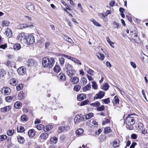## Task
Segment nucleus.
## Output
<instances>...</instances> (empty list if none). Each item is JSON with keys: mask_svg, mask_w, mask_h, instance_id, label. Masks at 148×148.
<instances>
[{"mask_svg": "<svg viewBox=\"0 0 148 148\" xmlns=\"http://www.w3.org/2000/svg\"><path fill=\"white\" fill-rule=\"evenodd\" d=\"M6 71L3 69H0V77H3L6 74Z\"/></svg>", "mask_w": 148, "mask_h": 148, "instance_id": "79ce46f5", "label": "nucleus"}, {"mask_svg": "<svg viewBox=\"0 0 148 148\" xmlns=\"http://www.w3.org/2000/svg\"><path fill=\"white\" fill-rule=\"evenodd\" d=\"M53 127V125H48L44 126L43 130L45 132H47L51 130Z\"/></svg>", "mask_w": 148, "mask_h": 148, "instance_id": "6ab92c4d", "label": "nucleus"}, {"mask_svg": "<svg viewBox=\"0 0 148 148\" xmlns=\"http://www.w3.org/2000/svg\"><path fill=\"white\" fill-rule=\"evenodd\" d=\"M21 45L19 44H16L13 45V48L15 50H19L21 49Z\"/></svg>", "mask_w": 148, "mask_h": 148, "instance_id": "72a5a7b5", "label": "nucleus"}, {"mask_svg": "<svg viewBox=\"0 0 148 148\" xmlns=\"http://www.w3.org/2000/svg\"><path fill=\"white\" fill-rule=\"evenodd\" d=\"M24 94L23 93V91H21L18 94V97L19 100H22L23 97H24Z\"/></svg>", "mask_w": 148, "mask_h": 148, "instance_id": "f704fd0d", "label": "nucleus"}, {"mask_svg": "<svg viewBox=\"0 0 148 148\" xmlns=\"http://www.w3.org/2000/svg\"><path fill=\"white\" fill-rule=\"evenodd\" d=\"M15 99V97L14 95L12 96H8L5 98L6 101L9 102H10L12 100H14Z\"/></svg>", "mask_w": 148, "mask_h": 148, "instance_id": "2eb2a0df", "label": "nucleus"}, {"mask_svg": "<svg viewBox=\"0 0 148 148\" xmlns=\"http://www.w3.org/2000/svg\"><path fill=\"white\" fill-rule=\"evenodd\" d=\"M70 80L73 84H77L79 82V79L76 77L71 78Z\"/></svg>", "mask_w": 148, "mask_h": 148, "instance_id": "dca6fc26", "label": "nucleus"}, {"mask_svg": "<svg viewBox=\"0 0 148 148\" xmlns=\"http://www.w3.org/2000/svg\"><path fill=\"white\" fill-rule=\"evenodd\" d=\"M48 136V134L47 133H42L40 135V137L42 139H46Z\"/></svg>", "mask_w": 148, "mask_h": 148, "instance_id": "37998d69", "label": "nucleus"}, {"mask_svg": "<svg viewBox=\"0 0 148 148\" xmlns=\"http://www.w3.org/2000/svg\"><path fill=\"white\" fill-rule=\"evenodd\" d=\"M120 141L118 139H115L113 142V147H114L116 148L119 147Z\"/></svg>", "mask_w": 148, "mask_h": 148, "instance_id": "4be33fe9", "label": "nucleus"}, {"mask_svg": "<svg viewBox=\"0 0 148 148\" xmlns=\"http://www.w3.org/2000/svg\"><path fill=\"white\" fill-rule=\"evenodd\" d=\"M89 101L88 99H86L82 102L80 104V106H84L88 104L89 103Z\"/></svg>", "mask_w": 148, "mask_h": 148, "instance_id": "c03bdc74", "label": "nucleus"}, {"mask_svg": "<svg viewBox=\"0 0 148 148\" xmlns=\"http://www.w3.org/2000/svg\"><path fill=\"white\" fill-rule=\"evenodd\" d=\"M133 115H129L126 117L125 120L124 121L126 124H128L129 125H133L135 123L134 120V118L132 116Z\"/></svg>", "mask_w": 148, "mask_h": 148, "instance_id": "7ed1b4c3", "label": "nucleus"}, {"mask_svg": "<svg viewBox=\"0 0 148 148\" xmlns=\"http://www.w3.org/2000/svg\"><path fill=\"white\" fill-rule=\"evenodd\" d=\"M54 62V60L52 58H49L45 57L43 58L42 60V66L44 67H48L49 68H51L53 66Z\"/></svg>", "mask_w": 148, "mask_h": 148, "instance_id": "f257e3e1", "label": "nucleus"}, {"mask_svg": "<svg viewBox=\"0 0 148 148\" xmlns=\"http://www.w3.org/2000/svg\"><path fill=\"white\" fill-rule=\"evenodd\" d=\"M14 130H9L7 132V134L9 136H11L14 134Z\"/></svg>", "mask_w": 148, "mask_h": 148, "instance_id": "603ef678", "label": "nucleus"}, {"mask_svg": "<svg viewBox=\"0 0 148 148\" xmlns=\"http://www.w3.org/2000/svg\"><path fill=\"white\" fill-rule=\"evenodd\" d=\"M92 87L94 89H97V86L96 82L92 81Z\"/></svg>", "mask_w": 148, "mask_h": 148, "instance_id": "864d4df0", "label": "nucleus"}, {"mask_svg": "<svg viewBox=\"0 0 148 148\" xmlns=\"http://www.w3.org/2000/svg\"><path fill=\"white\" fill-rule=\"evenodd\" d=\"M58 77L61 80H64L66 79L64 74L62 72L58 75Z\"/></svg>", "mask_w": 148, "mask_h": 148, "instance_id": "aec40b11", "label": "nucleus"}, {"mask_svg": "<svg viewBox=\"0 0 148 148\" xmlns=\"http://www.w3.org/2000/svg\"><path fill=\"white\" fill-rule=\"evenodd\" d=\"M89 122H90V124H91V125L92 126L94 125L95 127H96L98 126V124L97 122L96 121L95 119H91L90 121Z\"/></svg>", "mask_w": 148, "mask_h": 148, "instance_id": "5701e85b", "label": "nucleus"}, {"mask_svg": "<svg viewBox=\"0 0 148 148\" xmlns=\"http://www.w3.org/2000/svg\"><path fill=\"white\" fill-rule=\"evenodd\" d=\"M26 38L25 42L28 45H30L33 44L35 42L34 36L32 35H29L27 34L25 36Z\"/></svg>", "mask_w": 148, "mask_h": 148, "instance_id": "f03ea898", "label": "nucleus"}, {"mask_svg": "<svg viewBox=\"0 0 148 148\" xmlns=\"http://www.w3.org/2000/svg\"><path fill=\"white\" fill-rule=\"evenodd\" d=\"M113 24L114 25H115V26L114 27V28H117V29L119 28V24L118 23H117L116 21H114L113 22Z\"/></svg>", "mask_w": 148, "mask_h": 148, "instance_id": "338daca9", "label": "nucleus"}, {"mask_svg": "<svg viewBox=\"0 0 148 148\" xmlns=\"http://www.w3.org/2000/svg\"><path fill=\"white\" fill-rule=\"evenodd\" d=\"M28 117L25 115H22L21 118L22 121L25 122L28 121Z\"/></svg>", "mask_w": 148, "mask_h": 148, "instance_id": "a19ab883", "label": "nucleus"}, {"mask_svg": "<svg viewBox=\"0 0 148 148\" xmlns=\"http://www.w3.org/2000/svg\"><path fill=\"white\" fill-rule=\"evenodd\" d=\"M114 104H117L119 103V99L118 97L117 96H115L114 97V100L112 101Z\"/></svg>", "mask_w": 148, "mask_h": 148, "instance_id": "e433bc0d", "label": "nucleus"}, {"mask_svg": "<svg viewBox=\"0 0 148 148\" xmlns=\"http://www.w3.org/2000/svg\"><path fill=\"white\" fill-rule=\"evenodd\" d=\"M104 95L105 92L104 91H100L94 96L93 98L94 99H101L104 96Z\"/></svg>", "mask_w": 148, "mask_h": 148, "instance_id": "20e7f679", "label": "nucleus"}, {"mask_svg": "<svg viewBox=\"0 0 148 148\" xmlns=\"http://www.w3.org/2000/svg\"><path fill=\"white\" fill-rule=\"evenodd\" d=\"M91 88V85L90 84H87L86 86L84 87L83 88V91H86L89 90Z\"/></svg>", "mask_w": 148, "mask_h": 148, "instance_id": "ea45409f", "label": "nucleus"}, {"mask_svg": "<svg viewBox=\"0 0 148 148\" xmlns=\"http://www.w3.org/2000/svg\"><path fill=\"white\" fill-rule=\"evenodd\" d=\"M131 138L133 139H136L137 138V135L135 134H133L131 135Z\"/></svg>", "mask_w": 148, "mask_h": 148, "instance_id": "774afa93", "label": "nucleus"}, {"mask_svg": "<svg viewBox=\"0 0 148 148\" xmlns=\"http://www.w3.org/2000/svg\"><path fill=\"white\" fill-rule=\"evenodd\" d=\"M14 106L16 108H20L22 106L21 103L20 102L18 101L14 103Z\"/></svg>", "mask_w": 148, "mask_h": 148, "instance_id": "a878e982", "label": "nucleus"}, {"mask_svg": "<svg viewBox=\"0 0 148 148\" xmlns=\"http://www.w3.org/2000/svg\"><path fill=\"white\" fill-rule=\"evenodd\" d=\"M27 34L24 33H20L17 36L18 40L22 42H25V40Z\"/></svg>", "mask_w": 148, "mask_h": 148, "instance_id": "39448f33", "label": "nucleus"}, {"mask_svg": "<svg viewBox=\"0 0 148 148\" xmlns=\"http://www.w3.org/2000/svg\"><path fill=\"white\" fill-rule=\"evenodd\" d=\"M81 88V86L79 85H75L74 87V90L76 92H78L79 91Z\"/></svg>", "mask_w": 148, "mask_h": 148, "instance_id": "a18cd8bd", "label": "nucleus"}, {"mask_svg": "<svg viewBox=\"0 0 148 148\" xmlns=\"http://www.w3.org/2000/svg\"><path fill=\"white\" fill-rule=\"evenodd\" d=\"M97 110L98 111H102L104 110L105 109L104 106L103 105H101L97 108Z\"/></svg>", "mask_w": 148, "mask_h": 148, "instance_id": "09e8293b", "label": "nucleus"}, {"mask_svg": "<svg viewBox=\"0 0 148 148\" xmlns=\"http://www.w3.org/2000/svg\"><path fill=\"white\" fill-rule=\"evenodd\" d=\"M44 126L41 124H38L36 126V128L38 130H41L43 129H44Z\"/></svg>", "mask_w": 148, "mask_h": 148, "instance_id": "5fc2aeb1", "label": "nucleus"}, {"mask_svg": "<svg viewBox=\"0 0 148 148\" xmlns=\"http://www.w3.org/2000/svg\"><path fill=\"white\" fill-rule=\"evenodd\" d=\"M84 67L85 69H86V68H88V69L87 70V73L89 75H93L94 71L93 70L90 68H88L86 66H85Z\"/></svg>", "mask_w": 148, "mask_h": 148, "instance_id": "7c9ffc66", "label": "nucleus"}, {"mask_svg": "<svg viewBox=\"0 0 148 148\" xmlns=\"http://www.w3.org/2000/svg\"><path fill=\"white\" fill-rule=\"evenodd\" d=\"M18 83V81L15 78L11 79L10 81V84L13 86H16Z\"/></svg>", "mask_w": 148, "mask_h": 148, "instance_id": "4468645a", "label": "nucleus"}, {"mask_svg": "<svg viewBox=\"0 0 148 148\" xmlns=\"http://www.w3.org/2000/svg\"><path fill=\"white\" fill-rule=\"evenodd\" d=\"M65 67L66 69V70H69L72 69V66L70 64H69L68 63H65Z\"/></svg>", "mask_w": 148, "mask_h": 148, "instance_id": "58836bf2", "label": "nucleus"}, {"mask_svg": "<svg viewBox=\"0 0 148 148\" xmlns=\"http://www.w3.org/2000/svg\"><path fill=\"white\" fill-rule=\"evenodd\" d=\"M29 136L30 137H32L34 136L35 134V131L33 129L30 130L28 132Z\"/></svg>", "mask_w": 148, "mask_h": 148, "instance_id": "a211bd4d", "label": "nucleus"}, {"mask_svg": "<svg viewBox=\"0 0 148 148\" xmlns=\"http://www.w3.org/2000/svg\"><path fill=\"white\" fill-rule=\"evenodd\" d=\"M17 130L18 132H24L25 130L23 127L20 126L19 128H17Z\"/></svg>", "mask_w": 148, "mask_h": 148, "instance_id": "3c124183", "label": "nucleus"}, {"mask_svg": "<svg viewBox=\"0 0 148 148\" xmlns=\"http://www.w3.org/2000/svg\"><path fill=\"white\" fill-rule=\"evenodd\" d=\"M96 56L101 60H103L104 58V55L101 53H97L96 54Z\"/></svg>", "mask_w": 148, "mask_h": 148, "instance_id": "473e14b6", "label": "nucleus"}, {"mask_svg": "<svg viewBox=\"0 0 148 148\" xmlns=\"http://www.w3.org/2000/svg\"><path fill=\"white\" fill-rule=\"evenodd\" d=\"M131 35L132 37V40L134 41V42H137L138 40L139 39L137 34L135 33L134 34H132Z\"/></svg>", "mask_w": 148, "mask_h": 148, "instance_id": "f3484780", "label": "nucleus"}, {"mask_svg": "<svg viewBox=\"0 0 148 148\" xmlns=\"http://www.w3.org/2000/svg\"><path fill=\"white\" fill-rule=\"evenodd\" d=\"M32 26V25L29 26L26 24L24 23L19 25L18 27V28L19 29H25L28 27H31Z\"/></svg>", "mask_w": 148, "mask_h": 148, "instance_id": "f8f14e48", "label": "nucleus"}, {"mask_svg": "<svg viewBox=\"0 0 148 148\" xmlns=\"http://www.w3.org/2000/svg\"><path fill=\"white\" fill-rule=\"evenodd\" d=\"M58 132L59 133L64 132L63 127H58Z\"/></svg>", "mask_w": 148, "mask_h": 148, "instance_id": "69168bd1", "label": "nucleus"}, {"mask_svg": "<svg viewBox=\"0 0 148 148\" xmlns=\"http://www.w3.org/2000/svg\"><path fill=\"white\" fill-rule=\"evenodd\" d=\"M90 105L93 107H96L97 108L100 106V103L99 102L97 101L95 103H91Z\"/></svg>", "mask_w": 148, "mask_h": 148, "instance_id": "c756f323", "label": "nucleus"}, {"mask_svg": "<svg viewBox=\"0 0 148 148\" xmlns=\"http://www.w3.org/2000/svg\"><path fill=\"white\" fill-rule=\"evenodd\" d=\"M84 133L83 130L81 128L78 129L76 132V134L77 135L79 136L81 135Z\"/></svg>", "mask_w": 148, "mask_h": 148, "instance_id": "412c9836", "label": "nucleus"}, {"mask_svg": "<svg viewBox=\"0 0 148 148\" xmlns=\"http://www.w3.org/2000/svg\"><path fill=\"white\" fill-rule=\"evenodd\" d=\"M7 136L6 135H1L0 136V140L3 141L6 139Z\"/></svg>", "mask_w": 148, "mask_h": 148, "instance_id": "bf43d9fd", "label": "nucleus"}, {"mask_svg": "<svg viewBox=\"0 0 148 148\" xmlns=\"http://www.w3.org/2000/svg\"><path fill=\"white\" fill-rule=\"evenodd\" d=\"M7 36H9V37H11L12 35V30L9 28H8L5 32Z\"/></svg>", "mask_w": 148, "mask_h": 148, "instance_id": "393cba45", "label": "nucleus"}, {"mask_svg": "<svg viewBox=\"0 0 148 148\" xmlns=\"http://www.w3.org/2000/svg\"><path fill=\"white\" fill-rule=\"evenodd\" d=\"M106 104H108L110 102L109 98H107L102 100Z\"/></svg>", "mask_w": 148, "mask_h": 148, "instance_id": "680f3d73", "label": "nucleus"}, {"mask_svg": "<svg viewBox=\"0 0 148 148\" xmlns=\"http://www.w3.org/2000/svg\"><path fill=\"white\" fill-rule=\"evenodd\" d=\"M58 138L56 137H54L50 139V142L51 144L53 145L57 143Z\"/></svg>", "mask_w": 148, "mask_h": 148, "instance_id": "2f4dec72", "label": "nucleus"}, {"mask_svg": "<svg viewBox=\"0 0 148 148\" xmlns=\"http://www.w3.org/2000/svg\"><path fill=\"white\" fill-rule=\"evenodd\" d=\"M17 71L19 74L23 75L26 74V69L23 66H22L18 69Z\"/></svg>", "mask_w": 148, "mask_h": 148, "instance_id": "423d86ee", "label": "nucleus"}, {"mask_svg": "<svg viewBox=\"0 0 148 148\" xmlns=\"http://www.w3.org/2000/svg\"><path fill=\"white\" fill-rule=\"evenodd\" d=\"M23 87V84H19L16 87V90L18 91L20 90Z\"/></svg>", "mask_w": 148, "mask_h": 148, "instance_id": "8fccbe9b", "label": "nucleus"}, {"mask_svg": "<svg viewBox=\"0 0 148 148\" xmlns=\"http://www.w3.org/2000/svg\"><path fill=\"white\" fill-rule=\"evenodd\" d=\"M74 120L75 121V123L76 124L77 123L81 121L79 115H77L75 116L74 119Z\"/></svg>", "mask_w": 148, "mask_h": 148, "instance_id": "4c0bfd02", "label": "nucleus"}, {"mask_svg": "<svg viewBox=\"0 0 148 148\" xmlns=\"http://www.w3.org/2000/svg\"><path fill=\"white\" fill-rule=\"evenodd\" d=\"M2 91H4V93L5 95H8L10 92L11 89L9 87H5L2 89Z\"/></svg>", "mask_w": 148, "mask_h": 148, "instance_id": "9b49d317", "label": "nucleus"}, {"mask_svg": "<svg viewBox=\"0 0 148 148\" xmlns=\"http://www.w3.org/2000/svg\"><path fill=\"white\" fill-rule=\"evenodd\" d=\"M112 132V130L108 127H107L105 128L104 133L105 134H108Z\"/></svg>", "mask_w": 148, "mask_h": 148, "instance_id": "c9c22d12", "label": "nucleus"}, {"mask_svg": "<svg viewBox=\"0 0 148 148\" xmlns=\"http://www.w3.org/2000/svg\"><path fill=\"white\" fill-rule=\"evenodd\" d=\"M109 87V84L107 83H105L101 87V89L105 91H106L108 90Z\"/></svg>", "mask_w": 148, "mask_h": 148, "instance_id": "b1692460", "label": "nucleus"}, {"mask_svg": "<svg viewBox=\"0 0 148 148\" xmlns=\"http://www.w3.org/2000/svg\"><path fill=\"white\" fill-rule=\"evenodd\" d=\"M105 121L103 122L102 124L104 125L106 123H110V120L108 119H105Z\"/></svg>", "mask_w": 148, "mask_h": 148, "instance_id": "0e129e2a", "label": "nucleus"}, {"mask_svg": "<svg viewBox=\"0 0 148 148\" xmlns=\"http://www.w3.org/2000/svg\"><path fill=\"white\" fill-rule=\"evenodd\" d=\"M26 8L31 12L34 11L35 9L34 4L31 2H28L27 3Z\"/></svg>", "mask_w": 148, "mask_h": 148, "instance_id": "0eeeda50", "label": "nucleus"}, {"mask_svg": "<svg viewBox=\"0 0 148 148\" xmlns=\"http://www.w3.org/2000/svg\"><path fill=\"white\" fill-rule=\"evenodd\" d=\"M64 38L65 40L71 43H73V42L72 40L67 36L64 35Z\"/></svg>", "mask_w": 148, "mask_h": 148, "instance_id": "cd10ccee", "label": "nucleus"}, {"mask_svg": "<svg viewBox=\"0 0 148 148\" xmlns=\"http://www.w3.org/2000/svg\"><path fill=\"white\" fill-rule=\"evenodd\" d=\"M59 60L61 65H63L64 62V59L63 58L61 57L59 58Z\"/></svg>", "mask_w": 148, "mask_h": 148, "instance_id": "4d7b16f0", "label": "nucleus"}, {"mask_svg": "<svg viewBox=\"0 0 148 148\" xmlns=\"http://www.w3.org/2000/svg\"><path fill=\"white\" fill-rule=\"evenodd\" d=\"M66 73L69 76L71 77L74 75L75 74V70L71 69L69 70L66 71Z\"/></svg>", "mask_w": 148, "mask_h": 148, "instance_id": "ddd939ff", "label": "nucleus"}, {"mask_svg": "<svg viewBox=\"0 0 148 148\" xmlns=\"http://www.w3.org/2000/svg\"><path fill=\"white\" fill-rule=\"evenodd\" d=\"M36 64V61L33 59L29 60L27 62V65L28 66H35Z\"/></svg>", "mask_w": 148, "mask_h": 148, "instance_id": "1a4fd4ad", "label": "nucleus"}, {"mask_svg": "<svg viewBox=\"0 0 148 148\" xmlns=\"http://www.w3.org/2000/svg\"><path fill=\"white\" fill-rule=\"evenodd\" d=\"M91 21L94 24L97 26L98 27H101V25L97 22L96 21H95L94 19L92 18L91 19Z\"/></svg>", "mask_w": 148, "mask_h": 148, "instance_id": "de8ad7c7", "label": "nucleus"}, {"mask_svg": "<svg viewBox=\"0 0 148 148\" xmlns=\"http://www.w3.org/2000/svg\"><path fill=\"white\" fill-rule=\"evenodd\" d=\"M62 56L63 57H65L68 59H69L70 60H72V59H73V57H72L66 55L64 54H62Z\"/></svg>", "mask_w": 148, "mask_h": 148, "instance_id": "e2e57ef3", "label": "nucleus"}, {"mask_svg": "<svg viewBox=\"0 0 148 148\" xmlns=\"http://www.w3.org/2000/svg\"><path fill=\"white\" fill-rule=\"evenodd\" d=\"M126 127L129 130H132L133 129V125H129L128 124H126Z\"/></svg>", "mask_w": 148, "mask_h": 148, "instance_id": "6e6d98bb", "label": "nucleus"}, {"mask_svg": "<svg viewBox=\"0 0 148 148\" xmlns=\"http://www.w3.org/2000/svg\"><path fill=\"white\" fill-rule=\"evenodd\" d=\"M2 23L3 26H8L9 25L10 23L9 21L5 20L2 21Z\"/></svg>", "mask_w": 148, "mask_h": 148, "instance_id": "052dcab7", "label": "nucleus"}, {"mask_svg": "<svg viewBox=\"0 0 148 148\" xmlns=\"http://www.w3.org/2000/svg\"><path fill=\"white\" fill-rule=\"evenodd\" d=\"M53 70L54 72L58 73L60 71L61 69L59 65H56L53 68Z\"/></svg>", "mask_w": 148, "mask_h": 148, "instance_id": "c85d7f7f", "label": "nucleus"}, {"mask_svg": "<svg viewBox=\"0 0 148 148\" xmlns=\"http://www.w3.org/2000/svg\"><path fill=\"white\" fill-rule=\"evenodd\" d=\"M12 107L10 106L4 107L1 109V111L3 112H8L11 109Z\"/></svg>", "mask_w": 148, "mask_h": 148, "instance_id": "9d476101", "label": "nucleus"}, {"mask_svg": "<svg viewBox=\"0 0 148 148\" xmlns=\"http://www.w3.org/2000/svg\"><path fill=\"white\" fill-rule=\"evenodd\" d=\"M18 142L21 144H23L25 141V140L24 138L20 136H18L17 137Z\"/></svg>", "mask_w": 148, "mask_h": 148, "instance_id": "bb28decb", "label": "nucleus"}, {"mask_svg": "<svg viewBox=\"0 0 148 148\" xmlns=\"http://www.w3.org/2000/svg\"><path fill=\"white\" fill-rule=\"evenodd\" d=\"M86 98V95L85 94H80L78 95L77 96V99L78 101H82Z\"/></svg>", "mask_w": 148, "mask_h": 148, "instance_id": "6e6552de", "label": "nucleus"}, {"mask_svg": "<svg viewBox=\"0 0 148 148\" xmlns=\"http://www.w3.org/2000/svg\"><path fill=\"white\" fill-rule=\"evenodd\" d=\"M64 132H65L68 130H69L70 129V127L68 125H66L64 126L63 127Z\"/></svg>", "mask_w": 148, "mask_h": 148, "instance_id": "13d9d810", "label": "nucleus"}, {"mask_svg": "<svg viewBox=\"0 0 148 148\" xmlns=\"http://www.w3.org/2000/svg\"><path fill=\"white\" fill-rule=\"evenodd\" d=\"M93 116V114L92 113H90L85 115L86 119H88L91 118Z\"/></svg>", "mask_w": 148, "mask_h": 148, "instance_id": "49530a36", "label": "nucleus"}]
</instances>
